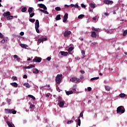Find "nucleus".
<instances>
[{
	"instance_id": "obj_1",
	"label": "nucleus",
	"mask_w": 127,
	"mask_h": 127,
	"mask_svg": "<svg viewBox=\"0 0 127 127\" xmlns=\"http://www.w3.org/2000/svg\"><path fill=\"white\" fill-rule=\"evenodd\" d=\"M63 75L62 74H58L56 77V82L57 84H60L61 83V81L62 80V77Z\"/></svg>"
},
{
	"instance_id": "obj_2",
	"label": "nucleus",
	"mask_w": 127,
	"mask_h": 127,
	"mask_svg": "<svg viewBox=\"0 0 127 127\" xmlns=\"http://www.w3.org/2000/svg\"><path fill=\"white\" fill-rule=\"evenodd\" d=\"M125 110L123 106H119L117 108V114H124L125 113Z\"/></svg>"
},
{
	"instance_id": "obj_3",
	"label": "nucleus",
	"mask_w": 127,
	"mask_h": 127,
	"mask_svg": "<svg viewBox=\"0 0 127 127\" xmlns=\"http://www.w3.org/2000/svg\"><path fill=\"white\" fill-rule=\"evenodd\" d=\"M5 114H13L15 115L16 114V111L13 110V109H5Z\"/></svg>"
},
{
	"instance_id": "obj_4",
	"label": "nucleus",
	"mask_w": 127,
	"mask_h": 127,
	"mask_svg": "<svg viewBox=\"0 0 127 127\" xmlns=\"http://www.w3.org/2000/svg\"><path fill=\"white\" fill-rule=\"evenodd\" d=\"M70 81L73 83H76V84H78L81 82V80L80 79L76 77H72L70 78Z\"/></svg>"
},
{
	"instance_id": "obj_5",
	"label": "nucleus",
	"mask_w": 127,
	"mask_h": 127,
	"mask_svg": "<svg viewBox=\"0 0 127 127\" xmlns=\"http://www.w3.org/2000/svg\"><path fill=\"white\" fill-rule=\"evenodd\" d=\"M38 28H39V21L36 20L35 22V29L37 33H39V29Z\"/></svg>"
},
{
	"instance_id": "obj_6",
	"label": "nucleus",
	"mask_w": 127,
	"mask_h": 127,
	"mask_svg": "<svg viewBox=\"0 0 127 127\" xmlns=\"http://www.w3.org/2000/svg\"><path fill=\"white\" fill-rule=\"evenodd\" d=\"M47 40V38H42L38 39L37 44L39 45L41 42L43 43L44 41H46Z\"/></svg>"
},
{
	"instance_id": "obj_7",
	"label": "nucleus",
	"mask_w": 127,
	"mask_h": 127,
	"mask_svg": "<svg viewBox=\"0 0 127 127\" xmlns=\"http://www.w3.org/2000/svg\"><path fill=\"white\" fill-rule=\"evenodd\" d=\"M42 59L40 57H35V58L33 60V62H37V63H40L41 62Z\"/></svg>"
},
{
	"instance_id": "obj_8",
	"label": "nucleus",
	"mask_w": 127,
	"mask_h": 127,
	"mask_svg": "<svg viewBox=\"0 0 127 127\" xmlns=\"http://www.w3.org/2000/svg\"><path fill=\"white\" fill-rule=\"evenodd\" d=\"M70 34H71V31L66 30L64 32V37H69Z\"/></svg>"
},
{
	"instance_id": "obj_9",
	"label": "nucleus",
	"mask_w": 127,
	"mask_h": 127,
	"mask_svg": "<svg viewBox=\"0 0 127 127\" xmlns=\"http://www.w3.org/2000/svg\"><path fill=\"white\" fill-rule=\"evenodd\" d=\"M103 2L106 4H113L114 3V1L110 0H104Z\"/></svg>"
},
{
	"instance_id": "obj_10",
	"label": "nucleus",
	"mask_w": 127,
	"mask_h": 127,
	"mask_svg": "<svg viewBox=\"0 0 127 127\" xmlns=\"http://www.w3.org/2000/svg\"><path fill=\"white\" fill-rule=\"evenodd\" d=\"M38 5L39 7H40L41 8H43V9H44L45 10H46V9H47V7L44 5V4L40 3L38 4Z\"/></svg>"
},
{
	"instance_id": "obj_11",
	"label": "nucleus",
	"mask_w": 127,
	"mask_h": 127,
	"mask_svg": "<svg viewBox=\"0 0 127 127\" xmlns=\"http://www.w3.org/2000/svg\"><path fill=\"white\" fill-rule=\"evenodd\" d=\"M68 19V13H65L64 16V19L63 20V22H66Z\"/></svg>"
},
{
	"instance_id": "obj_12",
	"label": "nucleus",
	"mask_w": 127,
	"mask_h": 127,
	"mask_svg": "<svg viewBox=\"0 0 127 127\" xmlns=\"http://www.w3.org/2000/svg\"><path fill=\"white\" fill-rule=\"evenodd\" d=\"M60 53L62 56H67L68 55V52H67L61 51Z\"/></svg>"
},
{
	"instance_id": "obj_13",
	"label": "nucleus",
	"mask_w": 127,
	"mask_h": 127,
	"mask_svg": "<svg viewBox=\"0 0 127 127\" xmlns=\"http://www.w3.org/2000/svg\"><path fill=\"white\" fill-rule=\"evenodd\" d=\"M59 103V107L60 108H63V106H64V104H65V101H60Z\"/></svg>"
},
{
	"instance_id": "obj_14",
	"label": "nucleus",
	"mask_w": 127,
	"mask_h": 127,
	"mask_svg": "<svg viewBox=\"0 0 127 127\" xmlns=\"http://www.w3.org/2000/svg\"><path fill=\"white\" fill-rule=\"evenodd\" d=\"M91 37H93V38H96V37H97V34L96 33V32H91Z\"/></svg>"
},
{
	"instance_id": "obj_15",
	"label": "nucleus",
	"mask_w": 127,
	"mask_h": 127,
	"mask_svg": "<svg viewBox=\"0 0 127 127\" xmlns=\"http://www.w3.org/2000/svg\"><path fill=\"white\" fill-rule=\"evenodd\" d=\"M3 16L5 17V16H9L10 15V12L9 11H7L6 13H4L2 14Z\"/></svg>"
},
{
	"instance_id": "obj_16",
	"label": "nucleus",
	"mask_w": 127,
	"mask_h": 127,
	"mask_svg": "<svg viewBox=\"0 0 127 127\" xmlns=\"http://www.w3.org/2000/svg\"><path fill=\"white\" fill-rule=\"evenodd\" d=\"M35 67V65L34 64H31L28 66H25V69H30V68H34Z\"/></svg>"
},
{
	"instance_id": "obj_17",
	"label": "nucleus",
	"mask_w": 127,
	"mask_h": 127,
	"mask_svg": "<svg viewBox=\"0 0 127 127\" xmlns=\"http://www.w3.org/2000/svg\"><path fill=\"white\" fill-rule=\"evenodd\" d=\"M33 73H34V74H38L39 73V71L37 68H33Z\"/></svg>"
},
{
	"instance_id": "obj_18",
	"label": "nucleus",
	"mask_w": 127,
	"mask_h": 127,
	"mask_svg": "<svg viewBox=\"0 0 127 127\" xmlns=\"http://www.w3.org/2000/svg\"><path fill=\"white\" fill-rule=\"evenodd\" d=\"M19 45L20 46H21V47H22V48L26 49L27 47H28V45H26V44H20Z\"/></svg>"
},
{
	"instance_id": "obj_19",
	"label": "nucleus",
	"mask_w": 127,
	"mask_h": 127,
	"mask_svg": "<svg viewBox=\"0 0 127 127\" xmlns=\"http://www.w3.org/2000/svg\"><path fill=\"white\" fill-rule=\"evenodd\" d=\"M11 86L15 87V88H17V83L16 82L10 83Z\"/></svg>"
},
{
	"instance_id": "obj_20",
	"label": "nucleus",
	"mask_w": 127,
	"mask_h": 127,
	"mask_svg": "<svg viewBox=\"0 0 127 127\" xmlns=\"http://www.w3.org/2000/svg\"><path fill=\"white\" fill-rule=\"evenodd\" d=\"M77 126H81V120L80 119V116L78 117V121H77Z\"/></svg>"
},
{
	"instance_id": "obj_21",
	"label": "nucleus",
	"mask_w": 127,
	"mask_h": 127,
	"mask_svg": "<svg viewBox=\"0 0 127 127\" xmlns=\"http://www.w3.org/2000/svg\"><path fill=\"white\" fill-rule=\"evenodd\" d=\"M6 124L9 127H13L12 124L10 123V122H9V121H7Z\"/></svg>"
},
{
	"instance_id": "obj_22",
	"label": "nucleus",
	"mask_w": 127,
	"mask_h": 127,
	"mask_svg": "<svg viewBox=\"0 0 127 127\" xmlns=\"http://www.w3.org/2000/svg\"><path fill=\"white\" fill-rule=\"evenodd\" d=\"M61 19V15L58 14L56 17V20H60Z\"/></svg>"
},
{
	"instance_id": "obj_23",
	"label": "nucleus",
	"mask_w": 127,
	"mask_h": 127,
	"mask_svg": "<svg viewBox=\"0 0 127 127\" xmlns=\"http://www.w3.org/2000/svg\"><path fill=\"white\" fill-rule=\"evenodd\" d=\"M119 97H120V98H125V97H127V95L125 93H121L119 95Z\"/></svg>"
},
{
	"instance_id": "obj_24",
	"label": "nucleus",
	"mask_w": 127,
	"mask_h": 127,
	"mask_svg": "<svg viewBox=\"0 0 127 127\" xmlns=\"http://www.w3.org/2000/svg\"><path fill=\"white\" fill-rule=\"evenodd\" d=\"M92 30H94V31H97L98 32H100L101 31V29L100 28H92Z\"/></svg>"
},
{
	"instance_id": "obj_25",
	"label": "nucleus",
	"mask_w": 127,
	"mask_h": 127,
	"mask_svg": "<svg viewBox=\"0 0 127 127\" xmlns=\"http://www.w3.org/2000/svg\"><path fill=\"white\" fill-rule=\"evenodd\" d=\"M28 11L29 12V13H31V12H32V11H33V8L30 7L28 8Z\"/></svg>"
},
{
	"instance_id": "obj_26",
	"label": "nucleus",
	"mask_w": 127,
	"mask_h": 127,
	"mask_svg": "<svg viewBox=\"0 0 127 127\" xmlns=\"http://www.w3.org/2000/svg\"><path fill=\"white\" fill-rule=\"evenodd\" d=\"M14 58L16 59L17 61H20V58H18V56L16 55H14Z\"/></svg>"
},
{
	"instance_id": "obj_27",
	"label": "nucleus",
	"mask_w": 127,
	"mask_h": 127,
	"mask_svg": "<svg viewBox=\"0 0 127 127\" xmlns=\"http://www.w3.org/2000/svg\"><path fill=\"white\" fill-rule=\"evenodd\" d=\"M23 85L26 87V88H30V85L28 83H25Z\"/></svg>"
},
{
	"instance_id": "obj_28",
	"label": "nucleus",
	"mask_w": 127,
	"mask_h": 127,
	"mask_svg": "<svg viewBox=\"0 0 127 127\" xmlns=\"http://www.w3.org/2000/svg\"><path fill=\"white\" fill-rule=\"evenodd\" d=\"M71 94H73V91L72 90L66 92V94L67 95H71Z\"/></svg>"
},
{
	"instance_id": "obj_29",
	"label": "nucleus",
	"mask_w": 127,
	"mask_h": 127,
	"mask_svg": "<svg viewBox=\"0 0 127 127\" xmlns=\"http://www.w3.org/2000/svg\"><path fill=\"white\" fill-rule=\"evenodd\" d=\"M7 20H10V19H12V18H13V16L12 15H9V16H8L7 17Z\"/></svg>"
},
{
	"instance_id": "obj_30",
	"label": "nucleus",
	"mask_w": 127,
	"mask_h": 127,
	"mask_svg": "<svg viewBox=\"0 0 127 127\" xmlns=\"http://www.w3.org/2000/svg\"><path fill=\"white\" fill-rule=\"evenodd\" d=\"M83 17H85V15L84 14H80L78 16V18L79 19H82V18H83Z\"/></svg>"
},
{
	"instance_id": "obj_31",
	"label": "nucleus",
	"mask_w": 127,
	"mask_h": 127,
	"mask_svg": "<svg viewBox=\"0 0 127 127\" xmlns=\"http://www.w3.org/2000/svg\"><path fill=\"white\" fill-rule=\"evenodd\" d=\"M27 10V8L26 7H24L22 8L21 11L22 12H25Z\"/></svg>"
},
{
	"instance_id": "obj_32",
	"label": "nucleus",
	"mask_w": 127,
	"mask_h": 127,
	"mask_svg": "<svg viewBox=\"0 0 127 127\" xmlns=\"http://www.w3.org/2000/svg\"><path fill=\"white\" fill-rule=\"evenodd\" d=\"M105 89L106 91H110L111 90V87L108 85L105 86Z\"/></svg>"
},
{
	"instance_id": "obj_33",
	"label": "nucleus",
	"mask_w": 127,
	"mask_h": 127,
	"mask_svg": "<svg viewBox=\"0 0 127 127\" xmlns=\"http://www.w3.org/2000/svg\"><path fill=\"white\" fill-rule=\"evenodd\" d=\"M98 79H100V77H93L90 79L91 81H94V80H98Z\"/></svg>"
},
{
	"instance_id": "obj_34",
	"label": "nucleus",
	"mask_w": 127,
	"mask_h": 127,
	"mask_svg": "<svg viewBox=\"0 0 127 127\" xmlns=\"http://www.w3.org/2000/svg\"><path fill=\"white\" fill-rule=\"evenodd\" d=\"M74 49V48H73V47H70L68 48V51L69 52H72V51H73V50Z\"/></svg>"
},
{
	"instance_id": "obj_35",
	"label": "nucleus",
	"mask_w": 127,
	"mask_h": 127,
	"mask_svg": "<svg viewBox=\"0 0 127 127\" xmlns=\"http://www.w3.org/2000/svg\"><path fill=\"white\" fill-rule=\"evenodd\" d=\"M90 6H91V7L92 8H95V7H96V6H95L94 4L93 3H91L90 4H89Z\"/></svg>"
},
{
	"instance_id": "obj_36",
	"label": "nucleus",
	"mask_w": 127,
	"mask_h": 127,
	"mask_svg": "<svg viewBox=\"0 0 127 127\" xmlns=\"http://www.w3.org/2000/svg\"><path fill=\"white\" fill-rule=\"evenodd\" d=\"M11 79L13 80V81H17V77L16 76H12Z\"/></svg>"
},
{
	"instance_id": "obj_37",
	"label": "nucleus",
	"mask_w": 127,
	"mask_h": 127,
	"mask_svg": "<svg viewBox=\"0 0 127 127\" xmlns=\"http://www.w3.org/2000/svg\"><path fill=\"white\" fill-rule=\"evenodd\" d=\"M55 9L57 11H60V10H61V8L59 6H58V7H55Z\"/></svg>"
},
{
	"instance_id": "obj_38",
	"label": "nucleus",
	"mask_w": 127,
	"mask_h": 127,
	"mask_svg": "<svg viewBox=\"0 0 127 127\" xmlns=\"http://www.w3.org/2000/svg\"><path fill=\"white\" fill-rule=\"evenodd\" d=\"M29 14H30V17L32 18V17H33V16H34L35 13L34 12L32 13H29Z\"/></svg>"
},
{
	"instance_id": "obj_39",
	"label": "nucleus",
	"mask_w": 127,
	"mask_h": 127,
	"mask_svg": "<svg viewBox=\"0 0 127 127\" xmlns=\"http://www.w3.org/2000/svg\"><path fill=\"white\" fill-rule=\"evenodd\" d=\"M28 97H29V98H31V99H32L33 100H35V98L34 96H33V95H29L28 96Z\"/></svg>"
},
{
	"instance_id": "obj_40",
	"label": "nucleus",
	"mask_w": 127,
	"mask_h": 127,
	"mask_svg": "<svg viewBox=\"0 0 127 127\" xmlns=\"http://www.w3.org/2000/svg\"><path fill=\"white\" fill-rule=\"evenodd\" d=\"M72 123H74V121L73 120L67 121V125H70V124H72Z\"/></svg>"
},
{
	"instance_id": "obj_41",
	"label": "nucleus",
	"mask_w": 127,
	"mask_h": 127,
	"mask_svg": "<svg viewBox=\"0 0 127 127\" xmlns=\"http://www.w3.org/2000/svg\"><path fill=\"white\" fill-rule=\"evenodd\" d=\"M127 34V30L124 31V32H123V36H126Z\"/></svg>"
},
{
	"instance_id": "obj_42",
	"label": "nucleus",
	"mask_w": 127,
	"mask_h": 127,
	"mask_svg": "<svg viewBox=\"0 0 127 127\" xmlns=\"http://www.w3.org/2000/svg\"><path fill=\"white\" fill-rule=\"evenodd\" d=\"M58 102H59V103L60 102H62V97L61 96L59 97Z\"/></svg>"
},
{
	"instance_id": "obj_43",
	"label": "nucleus",
	"mask_w": 127,
	"mask_h": 127,
	"mask_svg": "<svg viewBox=\"0 0 127 127\" xmlns=\"http://www.w3.org/2000/svg\"><path fill=\"white\" fill-rule=\"evenodd\" d=\"M29 21H30V22H34L35 21V19L30 18L29 19Z\"/></svg>"
},
{
	"instance_id": "obj_44",
	"label": "nucleus",
	"mask_w": 127,
	"mask_h": 127,
	"mask_svg": "<svg viewBox=\"0 0 127 127\" xmlns=\"http://www.w3.org/2000/svg\"><path fill=\"white\" fill-rule=\"evenodd\" d=\"M34 107H35V105H33V104H31L30 106V109H33V108H34Z\"/></svg>"
},
{
	"instance_id": "obj_45",
	"label": "nucleus",
	"mask_w": 127,
	"mask_h": 127,
	"mask_svg": "<svg viewBox=\"0 0 127 127\" xmlns=\"http://www.w3.org/2000/svg\"><path fill=\"white\" fill-rule=\"evenodd\" d=\"M87 90L89 91V92H91V91H92V88L91 87H88L87 88Z\"/></svg>"
},
{
	"instance_id": "obj_46",
	"label": "nucleus",
	"mask_w": 127,
	"mask_h": 127,
	"mask_svg": "<svg viewBox=\"0 0 127 127\" xmlns=\"http://www.w3.org/2000/svg\"><path fill=\"white\" fill-rule=\"evenodd\" d=\"M43 13H45L46 14H49V13L48 12V11H46L45 10H44V12Z\"/></svg>"
},
{
	"instance_id": "obj_47",
	"label": "nucleus",
	"mask_w": 127,
	"mask_h": 127,
	"mask_svg": "<svg viewBox=\"0 0 127 127\" xmlns=\"http://www.w3.org/2000/svg\"><path fill=\"white\" fill-rule=\"evenodd\" d=\"M23 79H27V75L26 74H24L23 76Z\"/></svg>"
},
{
	"instance_id": "obj_48",
	"label": "nucleus",
	"mask_w": 127,
	"mask_h": 127,
	"mask_svg": "<svg viewBox=\"0 0 127 127\" xmlns=\"http://www.w3.org/2000/svg\"><path fill=\"white\" fill-rule=\"evenodd\" d=\"M81 7H83L84 8H86V5H85L84 3L81 4Z\"/></svg>"
},
{
	"instance_id": "obj_49",
	"label": "nucleus",
	"mask_w": 127,
	"mask_h": 127,
	"mask_svg": "<svg viewBox=\"0 0 127 127\" xmlns=\"http://www.w3.org/2000/svg\"><path fill=\"white\" fill-rule=\"evenodd\" d=\"M83 114H84V111H82L80 114V117H83Z\"/></svg>"
},
{
	"instance_id": "obj_50",
	"label": "nucleus",
	"mask_w": 127,
	"mask_h": 127,
	"mask_svg": "<svg viewBox=\"0 0 127 127\" xmlns=\"http://www.w3.org/2000/svg\"><path fill=\"white\" fill-rule=\"evenodd\" d=\"M81 54H82V55H85V51L82 50L81 51Z\"/></svg>"
},
{
	"instance_id": "obj_51",
	"label": "nucleus",
	"mask_w": 127,
	"mask_h": 127,
	"mask_svg": "<svg viewBox=\"0 0 127 127\" xmlns=\"http://www.w3.org/2000/svg\"><path fill=\"white\" fill-rule=\"evenodd\" d=\"M105 15H106V16H108L109 15H110V14L109 13H107V12H105L104 13Z\"/></svg>"
},
{
	"instance_id": "obj_52",
	"label": "nucleus",
	"mask_w": 127,
	"mask_h": 127,
	"mask_svg": "<svg viewBox=\"0 0 127 127\" xmlns=\"http://www.w3.org/2000/svg\"><path fill=\"white\" fill-rule=\"evenodd\" d=\"M20 35H21V36L24 35V32H21L20 33Z\"/></svg>"
},
{
	"instance_id": "obj_53",
	"label": "nucleus",
	"mask_w": 127,
	"mask_h": 127,
	"mask_svg": "<svg viewBox=\"0 0 127 127\" xmlns=\"http://www.w3.org/2000/svg\"><path fill=\"white\" fill-rule=\"evenodd\" d=\"M47 60H48V61H50V60H51V57H48Z\"/></svg>"
},
{
	"instance_id": "obj_54",
	"label": "nucleus",
	"mask_w": 127,
	"mask_h": 127,
	"mask_svg": "<svg viewBox=\"0 0 127 127\" xmlns=\"http://www.w3.org/2000/svg\"><path fill=\"white\" fill-rule=\"evenodd\" d=\"M3 37V35L1 34V33H0V38H2Z\"/></svg>"
},
{
	"instance_id": "obj_55",
	"label": "nucleus",
	"mask_w": 127,
	"mask_h": 127,
	"mask_svg": "<svg viewBox=\"0 0 127 127\" xmlns=\"http://www.w3.org/2000/svg\"><path fill=\"white\" fill-rule=\"evenodd\" d=\"M80 72L82 74H85V71L84 70H80Z\"/></svg>"
},
{
	"instance_id": "obj_56",
	"label": "nucleus",
	"mask_w": 127,
	"mask_h": 127,
	"mask_svg": "<svg viewBox=\"0 0 127 127\" xmlns=\"http://www.w3.org/2000/svg\"><path fill=\"white\" fill-rule=\"evenodd\" d=\"M74 7H76V8H78V7H79V5H78L77 4H76L74 6Z\"/></svg>"
},
{
	"instance_id": "obj_57",
	"label": "nucleus",
	"mask_w": 127,
	"mask_h": 127,
	"mask_svg": "<svg viewBox=\"0 0 127 127\" xmlns=\"http://www.w3.org/2000/svg\"><path fill=\"white\" fill-rule=\"evenodd\" d=\"M0 42H1V43H4V42H5V40H1V41H0Z\"/></svg>"
},
{
	"instance_id": "obj_58",
	"label": "nucleus",
	"mask_w": 127,
	"mask_h": 127,
	"mask_svg": "<svg viewBox=\"0 0 127 127\" xmlns=\"http://www.w3.org/2000/svg\"><path fill=\"white\" fill-rule=\"evenodd\" d=\"M70 6H71V7H74V6L75 7V5L74 4H71Z\"/></svg>"
},
{
	"instance_id": "obj_59",
	"label": "nucleus",
	"mask_w": 127,
	"mask_h": 127,
	"mask_svg": "<svg viewBox=\"0 0 127 127\" xmlns=\"http://www.w3.org/2000/svg\"><path fill=\"white\" fill-rule=\"evenodd\" d=\"M93 20H97V18H96V17H94L93 18Z\"/></svg>"
},
{
	"instance_id": "obj_60",
	"label": "nucleus",
	"mask_w": 127,
	"mask_h": 127,
	"mask_svg": "<svg viewBox=\"0 0 127 127\" xmlns=\"http://www.w3.org/2000/svg\"><path fill=\"white\" fill-rule=\"evenodd\" d=\"M65 7H70V6H69V5H67V4H65L64 5Z\"/></svg>"
},
{
	"instance_id": "obj_61",
	"label": "nucleus",
	"mask_w": 127,
	"mask_h": 127,
	"mask_svg": "<svg viewBox=\"0 0 127 127\" xmlns=\"http://www.w3.org/2000/svg\"><path fill=\"white\" fill-rule=\"evenodd\" d=\"M40 11H41L42 12H44V10H43L42 9H40Z\"/></svg>"
},
{
	"instance_id": "obj_62",
	"label": "nucleus",
	"mask_w": 127,
	"mask_h": 127,
	"mask_svg": "<svg viewBox=\"0 0 127 127\" xmlns=\"http://www.w3.org/2000/svg\"><path fill=\"white\" fill-rule=\"evenodd\" d=\"M76 86H74V87L72 89V90H74V91H76Z\"/></svg>"
},
{
	"instance_id": "obj_63",
	"label": "nucleus",
	"mask_w": 127,
	"mask_h": 127,
	"mask_svg": "<svg viewBox=\"0 0 127 127\" xmlns=\"http://www.w3.org/2000/svg\"><path fill=\"white\" fill-rule=\"evenodd\" d=\"M82 59H84V58H85V55H82Z\"/></svg>"
},
{
	"instance_id": "obj_64",
	"label": "nucleus",
	"mask_w": 127,
	"mask_h": 127,
	"mask_svg": "<svg viewBox=\"0 0 127 127\" xmlns=\"http://www.w3.org/2000/svg\"><path fill=\"white\" fill-rule=\"evenodd\" d=\"M46 98H49V95L48 94L46 95Z\"/></svg>"
}]
</instances>
